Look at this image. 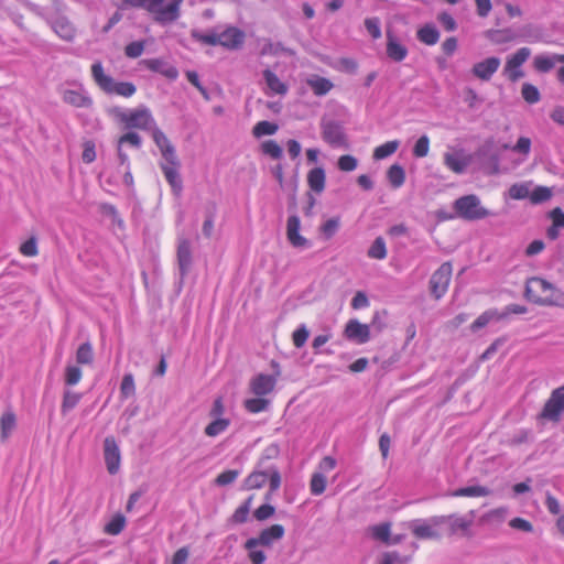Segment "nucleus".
I'll return each mask as SVG.
<instances>
[{"mask_svg": "<svg viewBox=\"0 0 564 564\" xmlns=\"http://www.w3.org/2000/svg\"><path fill=\"white\" fill-rule=\"evenodd\" d=\"M525 297L539 305L564 307V292L542 278L527 281Z\"/></svg>", "mask_w": 564, "mask_h": 564, "instance_id": "1", "label": "nucleus"}, {"mask_svg": "<svg viewBox=\"0 0 564 564\" xmlns=\"http://www.w3.org/2000/svg\"><path fill=\"white\" fill-rule=\"evenodd\" d=\"M184 0H123L128 6L142 8L153 15L155 22L170 24L181 17Z\"/></svg>", "mask_w": 564, "mask_h": 564, "instance_id": "2", "label": "nucleus"}, {"mask_svg": "<svg viewBox=\"0 0 564 564\" xmlns=\"http://www.w3.org/2000/svg\"><path fill=\"white\" fill-rule=\"evenodd\" d=\"M269 481L270 490L265 495V499L270 500L271 495L276 491L281 486V475L276 466L261 460L257 464L256 468L243 480V490H253L262 488Z\"/></svg>", "mask_w": 564, "mask_h": 564, "instance_id": "3", "label": "nucleus"}, {"mask_svg": "<svg viewBox=\"0 0 564 564\" xmlns=\"http://www.w3.org/2000/svg\"><path fill=\"white\" fill-rule=\"evenodd\" d=\"M91 76L98 87L106 94L131 97L135 93V86L132 83L116 82L112 77L105 74L100 62H96L91 65Z\"/></svg>", "mask_w": 564, "mask_h": 564, "instance_id": "4", "label": "nucleus"}, {"mask_svg": "<svg viewBox=\"0 0 564 564\" xmlns=\"http://www.w3.org/2000/svg\"><path fill=\"white\" fill-rule=\"evenodd\" d=\"M445 519L441 516H433L426 519H414L406 523L408 529L419 540H440L443 534L442 525Z\"/></svg>", "mask_w": 564, "mask_h": 564, "instance_id": "5", "label": "nucleus"}, {"mask_svg": "<svg viewBox=\"0 0 564 564\" xmlns=\"http://www.w3.org/2000/svg\"><path fill=\"white\" fill-rule=\"evenodd\" d=\"M453 207L458 217L469 221L484 219L491 215V213L481 205L479 197L474 194L457 198Z\"/></svg>", "mask_w": 564, "mask_h": 564, "instance_id": "6", "label": "nucleus"}, {"mask_svg": "<svg viewBox=\"0 0 564 564\" xmlns=\"http://www.w3.org/2000/svg\"><path fill=\"white\" fill-rule=\"evenodd\" d=\"M126 128H135L150 131L156 124L151 111L147 107L121 110L117 115Z\"/></svg>", "mask_w": 564, "mask_h": 564, "instance_id": "7", "label": "nucleus"}, {"mask_svg": "<svg viewBox=\"0 0 564 564\" xmlns=\"http://www.w3.org/2000/svg\"><path fill=\"white\" fill-rule=\"evenodd\" d=\"M453 273V267L451 262H444L441 267L432 274L430 279V291L431 294L440 300L447 292L451 278Z\"/></svg>", "mask_w": 564, "mask_h": 564, "instance_id": "8", "label": "nucleus"}, {"mask_svg": "<svg viewBox=\"0 0 564 564\" xmlns=\"http://www.w3.org/2000/svg\"><path fill=\"white\" fill-rule=\"evenodd\" d=\"M441 517L445 519V524L448 525V533L451 535L460 533L463 535L469 536L471 534L470 528L474 523L475 511H470L466 516H459L454 513Z\"/></svg>", "mask_w": 564, "mask_h": 564, "instance_id": "9", "label": "nucleus"}, {"mask_svg": "<svg viewBox=\"0 0 564 564\" xmlns=\"http://www.w3.org/2000/svg\"><path fill=\"white\" fill-rule=\"evenodd\" d=\"M62 99L64 102L76 108H88L93 105V100L82 85H72L62 89Z\"/></svg>", "mask_w": 564, "mask_h": 564, "instance_id": "10", "label": "nucleus"}, {"mask_svg": "<svg viewBox=\"0 0 564 564\" xmlns=\"http://www.w3.org/2000/svg\"><path fill=\"white\" fill-rule=\"evenodd\" d=\"M564 412V387L555 389L546 401L541 413L542 419L549 421H558Z\"/></svg>", "mask_w": 564, "mask_h": 564, "instance_id": "11", "label": "nucleus"}, {"mask_svg": "<svg viewBox=\"0 0 564 564\" xmlns=\"http://www.w3.org/2000/svg\"><path fill=\"white\" fill-rule=\"evenodd\" d=\"M159 165L165 176V180L170 184L173 194L178 196L183 189L182 178L178 173L181 166L178 158L171 160V162L170 160L160 161Z\"/></svg>", "mask_w": 564, "mask_h": 564, "instance_id": "12", "label": "nucleus"}, {"mask_svg": "<svg viewBox=\"0 0 564 564\" xmlns=\"http://www.w3.org/2000/svg\"><path fill=\"white\" fill-rule=\"evenodd\" d=\"M322 138L334 148H347L348 145L343 127L335 121L322 123Z\"/></svg>", "mask_w": 564, "mask_h": 564, "instance_id": "13", "label": "nucleus"}, {"mask_svg": "<svg viewBox=\"0 0 564 564\" xmlns=\"http://www.w3.org/2000/svg\"><path fill=\"white\" fill-rule=\"evenodd\" d=\"M47 23L54 33L64 41L72 42L76 36L74 24L62 14H55L47 18Z\"/></svg>", "mask_w": 564, "mask_h": 564, "instance_id": "14", "label": "nucleus"}, {"mask_svg": "<svg viewBox=\"0 0 564 564\" xmlns=\"http://www.w3.org/2000/svg\"><path fill=\"white\" fill-rule=\"evenodd\" d=\"M301 230V220L299 216L292 215L288 218L286 221V238L290 245L296 249H308L311 247V242L304 236L300 234Z\"/></svg>", "mask_w": 564, "mask_h": 564, "instance_id": "15", "label": "nucleus"}, {"mask_svg": "<svg viewBox=\"0 0 564 564\" xmlns=\"http://www.w3.org/2000/svg\"><path fill=\"white\" fill-rule=\"evenodd\" d=\"M104 457L109 474L115 475L120 469V449L113 437H106L104 442Z\"/></svg>", "mask_w": 564, "mask_h": 564, "instance_id": "16", "label": "nucleus"}, {"mask_svg": "<svg viewBox=\"0 0 564 564\" xmlns=\"http://www.w3.org/2000/svg\"><path fill=\"white\" fill-rule=\"evenodd\" d=\"M443 161L445 166L456 174H463L470 163V156L463 150H451L444 153Z\"/></svg>", "mask_w": 564, "mask_h": 564, "instance_id": "17", "label": "nucleus"}, {"mask_svg": "<svg viewBox=\"0 0 564 564\" xmlns=\"http://www.w3.org/2000/svg\"><path fill=\"white\" fill-rule=\"evenodd\" d=\"M344 336L358 345L366 344L370 339V327L357 319H350L345 326Z\"/></svg>", "mask_w": 564, "mask_h": 564, "instance_id": "18", "label": "nucleus"}, {"mask_svg": "<svg viewBox=\"0 0 564 564\" xmlns=\"http://www.w3.org/2000/svg\"><path fill=\"white\" fill-rule=\"evenodd\" d=\"M150 132L152 134L154 143L156 144L161 152V161H171L177 158L175 148L172 145L165 133L161 129H159L156 124L154 126L153 129L150 130Z\"/></svg>", "mask_w": 564, "mask_h": 564, "instance_id": "19", "label": "nucleus"}, {"mask_svg": "<svg viewBox=\"0 0 564 564\" xmlns=\"http://www.w3.org/2000/svg\"><path fill=\"white\" fill-rule=\"evenodd\" d=\"M276 378L272 375L259 373L250 381V390L258 397L267 395L274 390Z\"/></svg>", "mask_w": 564, "mask_h": 564, "instance_id": "20", "label": "nucleus"}, {"mask_svg": "<svg viewBox=\"0 0 564 564\" xmlns=\"http://www.w3.org/2000/svg\"><path fill=\"white\" fill-rule=\"evenodd\" d=\"M263 80L265 84L264 94L268 96L273 95H286L289 87L288 85L282 82L276 74L272 69H264L263 73Z\"/></svg>", "mask_w": 564, "mask_h": 564, "instance_id": "21", "label": "nucleus"}, {"mask_svg": "<svg viewBox=\"0 0 564 564\" xmlns=\"http://www.w3.org/2000/svg\"><path fill=\"white\" fill-rule=\"evenodd\" d=\"M500 58L488 57L473 66L471 73L481 80H489L500 66Z\"/></svg>", "mask_w": 564, "mask_h": 564, "instance_id": "22", "label": "nucleus"}, {"mask_svg": "<svg viewBox=\"0 0 564 564\" xmlns=\"http://www.w3.org/2000/svg\"><path fill=\"white\" fill-rule=\"evenodd\" d=\"M177 264L181 276H185L192 265V249L188 239L180 238L177 245Z\"/></svg>", "mask_w": 564, "mask_h": 564, "instance_id": "23", "label": "nucleus"}, {"mask_svg": "<svg viewBox=\"0 0 564 564\" xmlns=\"http://www.w3.org/2000/svg\"><path fill=\"white\" fill-rule=\"evenodd\" d=\"M245 39V34L237 28H227L217 35L218 45L227 48L239 47Z\"/></svg>", "mask_w": 564, "mask_h": 564, "instance_id": "24", "label": "nucleus"}, {"mask_svg": "<svg viewBox=\"0 0 564 564\" xmlns=\"http://www.w3.org/2000/svg\"><path fill=\"white\" fill-rule=\"evenodd\" d=\"M284 535V528L281 524H273L260 532L257 538H251L256 540L263 547H271L272 544L279 540H281Z\"/></svg>", "mask_w": 564, "mask_h": 564, "instance_id": "25", "label": "nucleus"}, {"mask_svg": "<svg viewBox=\"0 0 564 564\" xmlns=\"http://www.w3.org/2000/svg\"><path fill=\"white\" fill-rule=\"evenodd\" d=\"M144 64L150 70L160 73L161 75H163L164 77H166L169 79L174 80L178 76V70L176 69V67L173 66L172 64H170L165 59L151 58V59L144 61Z\"/></svg>", "mask_w": 564, "mask_h": 564, "instance_id": "26", "label": "nucleus"}, {"mask_svg": "<svg viewBox=\"0 0 564 564\" xmlns=\"http://www.w3.org/2000/svg\"><path fill=\"white\" fill-rule=\"evenodd\" d=\"M387 55L394 62H401L408 55V48L390 32H387Z\"/></svg>", "mask_w": 564, "mask_h": 564, "instance_id": "27", "label": "nucleus"}, {"mask_svg": "<svg viewBox=\"0 0 564 564\" xmlns=\"http://www.w3.org/2000/svg\"><path fill=\"white\" fill-rule=\"evenodd\" d=\"M561 59H564V55L562 54H540L534 57L533 65L536 70L547 73L556 63H560Z\"/></svg>", "mask_w": 564, "mask_h": 564, "instance_id": "28", "label": "nucleus"}, {"mask_svg": "<svg viewBox=\"0 0 564 564\" xmlns=\"http://www.w3.org/2000/svg\"><path fill=\"white\" fill-rule=\"evenodd\" d=\"M371 536L378 541L389 543V544H395L401 541V536H395L391 539V525L390 523H380L376 524L370 528Z\"/></svg>", "mask_w": 564, "mask_h": 564, "instance_id": "29", "label": "nucleus"}, {"mask_svg": "<svg viewBox=\"0 0 564 564\" xmlns=\"http://www.w3.org/2000/svg\"><path fill=\"white\" fill-rule=\"evenodd\" d=\"M245 550L248 553V557L252 564H263L267 560V554L263 551V546H261L256 540L251 538L245 542Z\"/></svg>", "mask_w": 564, "mask_h": 564, "instance_id": "30", "label": "nucleus"}, {"mask_svg": "<svg viewBox=\"0 0 564 564\" xmlns=\"http://www.w3.org/2000/svg\"><path fill=\"white\" fill-rule=\"evenodd\" d=\"M325 181L326 175L323 167H314L307 173V184L317 194L325 189Z\"/></svg>", "mask_w": 564, "mask_h": 564, "instance_id": "31", "label": "nucleus"}, {"mask_svg": "<svg viewBox=\"0 0 564 564\" xmlns=\"http://www.w3.org/2000/svg\"><path fill=\"white\" fill-rule=\"evenodd\" d=\"M552 226L547 229L546 235L550 239L555 240L560 235V229L564 228V212L556 207L550 212Z\"/></svg>", "mask_w": 564, "mask_h": 564, "instance_id": "32", "label": "nucleus"}, {"mask_svg": "<svg viewBox=\"0 0 564 564\" xmlns=\"http://www.w3.org/2000/svg\"><path fill=\"white\" fill-rule=\"evenodd\" d=\"M416 36L426 45H435L440 40V32L434 24L427 23L417 30Z\"/></svg>", "mask_w": 564, "mask_h": 564, "instance_id": "33", "label": "nucleus"}, {"mask_svg": "<svg viewBox=\"0 0 564 564\" xmlns=\"http://www.w3.org/2000/svg\"><path fill=\"white\" fill-rule=\"evenodd\" d=\"M531 50L529 47H521L514 54L508 57L505 72L518 69L530 57Z\"/></svg>", "mask_w": 564, "mask_h": 564, "instance_id": "34", "label": "nucleus"}, {"mask_svg": "<svg viewBox=\"0 0 564 564\" xmlns=\"http://www.w3.org/2000/svg\"><path fill=\"white\" fill-rule=\"evenodd\" d=\"M490 489L485 486L474 485L458 488L449 494L452 497H486L490 495Z\"/></svg>", "mask_w": 564, "mask_h": 564, "instance_id": "35", "label": "nucleus"}, {"mask_svg": "<svg viewBox=\"0 0 564 564\" xmlns=\"http://www.w3.org/2000/svg\"><path fill=\"white\" fill-rule=\"evenodd\" d=\"M306 83L312 88L316 96L326 95L334 86L330 80L324 77H319L317 75H313L310 78H307Z\"/></svg>", "mask_w": 564, "mask_h": 564, "instance_id": "36", "label": "nucleus"}, {"mask_svg": "<svg viewBox=\"0 0 564 564\" xmlns=\"http://www.w3.org/2000/svg\"><path fill=\"white\" fill-rule=\"evenodd\" d=\"M212 422L205 427L204 433L209 437H216L224 432L230 425V420L227 417H212Z\"/></svg>", "mask_w": 564, "mask_h": 564, "instance_id": "37", "label": "nucleus"}, {"mask_svg": "<svg viewBox=\"0 0 564 564\" xmlns=\"http://www.w3.org/2000/svg\"><path fill=\"white\" fill-rule=\"evenodd\" d=\"M503 318V315H500V312L497 310H488L480 314L475 322L471 324L470 328L473 332H477L480 328L487 326L492 321H500Z\"/></svg>", "mask_w": 564, "mask_h": 564, "instance_id": "38", "label": "nucleus"}, {"mask_svg": "<svg viewBox=\"0 0 564 564\" xmlns=\"http://www.w3.org/2000/svg\"><path fill=\"white\" fill-rule=\"evenodd\" d=\"M387 177L392 187H401L405 181V173L403 167L399 164L391 165L387 172Z\"/></svg>", "mask_w": 564, "mask_h": 564, "instance_id": "39", "label": "nucleus"}, {"mask_svg": "<svg viewBox=\"0 0 564 564\" xmlns=\"http://www.w3.org/2000/svg\"><path fill=\"white\" fill-rule=\"evenodd\" d=\"M15 415L12 411H7L2 414L0 419V430H1V437L3 440L8 438L12 431L15 427Z\"/></svg>", "mask_w": 564, "mask_h": 564, "instance_id": "40", "label": "nucleus"}, {"mask_svg": "<svg viewBox=\"0 0 564 564\" xmlns=\"http://www.w3.org/2000/svg\"><path fill=\"white\" fill-rule=\"evenodd\" d=\"M531 182L516 183L509 188V196L512 199H524L530 197Z\"/></svg>", "mask_w": 564, "mask_h": 564, "instance_id": "41", "label": "nucleus"}, {"mask_svg": "<svg viewBox=\"0 0 564 564\" xmlns=\"http://www.w3.org/2000/svg\"><path fill=\"white\" fill-rule=\"evenodd\" d=\"M507 513H508V509L507 508H497V509H492L488 512H486L485 514L481 516L480 518V522L481 523H496V524H499L501 522L505 521L506 517H507Z\"/></svg>", "mask_w": 564, "mask_h": 564, "instance_id": "42", "label": "nucleus"}, {"mask_svg": "<svg viewBox=\"0 0 564 564\" xmlns=\"http://www.w3.org/2000/svg\"><path fill=\"white\" fill-rule=\"evenodd\" d=\"M399 144V141L393 140L377 147L373 151V158L376 160H383L392 155L398 150Z\"/></svg>", "mask_w": 564, "mask_h": 564, "instance_id": "43", "label": "nucleus"}, {"mask_svg": "<svg viewBox=\"0 0 564 564\" xmlns=\"http://www.w3.org/2000/svg\"><path fill=\"white\" fill-rule=\"evenodd\" d=\"M552 197V191L545 186L531 187L530 197L532 204H541L549 200Z\"/></svg>", "mask_w": 564, "mask_h": 564, "instance_id": "44", "label": "nucleus"}, {"mask_svg": "<svg viewBox=\"0 0 564 564\" xmlns=\"http://www.w3.org/2000/svg\"><path fill=\"white\" fill-rule=\"evenodd\" d=\"M368 256L372 259L382 260L387 257V248L383 238L378 237L368 250Z\"/></svg>", "mask_w": 564, "mask_h": 564, "instance_id": "45", "label": "nucleus"}, {"mask_svg": "<svg viewBox=\"0 0 564 564\" xmlns=\"http://www.w3.org/2000/svg\"><path fill=\"white\" fill-rule=\"evenodd\" d=\"M279 127L276 123L270 122V121H259L253 127V134L257 138L263 137V135H272L278 131Z\"/></svg>", "mask_w": 564, "mask_h": 564, "instance_id": "46", "label": "nucleus"}, {"mask_svg": "<svg viewBox=\"0 0 564 564\" xmlns=\"http://www.w3.org/2000/svg\"><path fill=\"white\" fill-rule=\"evenodd\" d=\"M80 398H82L80 393H77V392H74L70 390H66L64 392L63 402H62V406H61L62 412L67 413L70 410H73L78 404Z\"/></svg>", "mask_w": 564, "mask_h": 564, "instance_id": "47", "label": "nucleus"}, {"mask_svg": "<svg viewBox=\"0 0 564 564\" xmlns=\"http://www.w3.org/2000/svg\"><path fill=\"white\" fill-rule=\"evenodd\" d=\"M326 488V476L322 473H314L311 482L310 489L314 496L322 495Z\"/></svg>", "mask_w": 564, "mask_h": 564, "instance_id": "48", "label": "nucleus"}, {"mask_svg": "<svg viewBox=\"0 0 564 564\" xmlns=\"http://www.w3.org/2000/svg\"><path fill=\"white\" fill-rule=\"evenodd\" d=\"M93 358L91 345L89 343L82 344L76 351V361L80 365H89Z\"/></svg>", "mask_w": 564, "mask_h": 564, "instance_id": "49", "label": "nucleus"}, {"mask_svg": "<svg viewBox=\"0 0 564 564\" xmlns=\"http://www.w3.org/2000/svg\"><path fill=\"white\" fill-rule=\"evenodd\" d=\"M261 149L265 155H269L274 160H279L283 155L282 148L274 140H267L262 142Z\"/></svg>", "mask_w": 564, "mask_h": 564, "instance_id": "50", "label": "nucleus"}, {"mask_svg": "<svg viewBox=\"0 0 564 564\" xmlns=\"http://www.w3.org/2000/svg\"><path fill=\"white\" fill-rule=\"evenodd\" d=\"M252 497H249L240 507L236 509L231 516V521L235 523H243L248 519V514L251 508Z\"/></svg>", "mask_w": 564, "mask_h": 564, "instance_id": "51", "label": "nucleus"}, {"mask_svg": "<svg viewBox=\"0 0 564 564\" xmlns=\"http://www.w3.org/2000/svg\"><path fill=\"white\" fill-rule=\"evenodd\" d=\"M126 525V519L122 514H116L105 527V531L108 534H119Z\"/></svg>", "mask_w": 564, "mask_h": 564, "instance_id": "52", "label": "nucleus"}, {"mask_svg": "<svg viewBox=\"0 0 564 564\" xmlns=\"http://www.w3.org/2000/svg\"><path fill=\"white\" fill-rule=\"evenodd\" d=\"M269 401L262 398H253L245 401V408L250 413H260L268 409Z\"/></svg>", "mask_w": 564, "mask_h": 564, "instance_id": "53", "label": "nucleus"}, {"mask_svg": "<svg viewBox=\"0 0 564 564\" xmlns=\"http://www.w3.org/2000/svg\"><path fill=\"white\" fill-rule=\"evenodd\" d=\"M282 53L289 54V55L293 54V52L290 48L283 47L282 44L271 43V42L265 43L260 51L261 55H275L276 56Z\"/></svg>", "mask_w": 564, "mask_h": 564, "instance_id": "54", "label": "nucleus"}, {"mask_svg": "<svg viewBox=\"0 0 564 564\" xmlns=\"http://www.w3.org/2000/svg\"><path fill=\"white\" fill-rule=\"evenodd\" d=\"M82 370L75 365H67L65 368V383L68 386L77 384L82 379Z\"/></svg>", "mask_w": 564, "mask_h": 564, "instance_id": "55", "label": "nucleus"}, {"mask_svg": "<svg viewBox=\"0 0 564 564\" xmlns=\"http://www.w3.org/2000/svg\"><path fill=\"white\" fill-rule=\"evenodd\" d=\"M521 94L528 104H536L541 98L539 89L528 83L523 84Z\"/></svg>", "mask_w": 564, "mask_h": 564, "instance_id": "56", "label": "nucleus"}, {"mask_svg": "<svg viewBox=\"0 0 564 564\" xmlns=\"http://www.w3.org/2000/svg\"><path fill=\"white\" fill-rule=\"evenodd\" d=\"M337 166L343 172H352L358 166V160L349 154L341 155L338 159Z\"/></svg>", "mask_w": 564, "mask_h": 564, "instance_id": "57", "label": "nucleus"}, {"mask_svg": "<svg viewBox=\"0 0 564 564\" xmlns=\"http://www.w3.org/2000/svg\"><path fill=\"white\" fill-rule=\"evenodd\" d=\"M430 139L427 135H422L417 139L414 148L413 155L416 158H424L429 154Z\"/></svg>", "mask_w": 564, "mask_h": 564, "instance_id": "58", "label": "nucleus"}, {"mask_svg": "<svg viewBox=\"0 0 564 564\" xmlns=\"http://www.w3.org/2000/svg\"><path fill=\"white\" fill-rule=\"evenodd\" d=\"M141 137L135 132H128L123 135H121L118 140V144L120 148H123V145L128 144L132 148L139 149L141 147Z\"/></svg>", "mask_w": 564, "mask_h": 564, "instance_id": "59", "label": "nucleus"}, {"mask_svg": "<svg viewBox=\"0 0 564 564\" xmlns=\"http://www.w3.org/2000/svg\"><path fill=\"white\" fill-rule=\"evenodd\" d=\"M135 387H134V379L131 373H127L123 376L121 386H120V392L124 398H129L134 394Z\"/></svg>", "mask_w": 564, "mask_h": 564, "instance_id": "60", "label": "nucleus"}, {"mask_svg": "<svg viewBox=\"0 0 564 564\" xmlns=\"http://www.w3.org/2000/svg\"><path fill=\"white\" fill-rule=\"evenodd\" d=\"M239 475H240L239 470H235V469L225 470L217 476L215 482L218 486H227V485L232 484L238 478Z\"/></svg>", "mask_w": 564, "mask_h": 564, "instance_id": "61", "label": "nucleus"}, {"mask_svg": "<svg viewBox=\"0 0 564 564\" xmlns=\"http://www.w3.org/2000/svg\"><path fill=\"white\" fill-rule=\"evenodd\" d=\"M310 332L304 324L300 325L293 333V344L296 348H301L307 340Z\"/></svg>", "mask_w": 564, "mask_h": 564, "instance_id": "62", "label": "nucleus"}, {"mask_svg": "<svg viewBox=\"0 0 564 564\" xmlns=\"http://www.w3.org/2000/svg\"><path fill=\"white\" fill-rule=\"evenodd\" d=\"M365 26L368 33L378 40L381 37L380 20L378 18H368L365 20Z\"/></svg>", "mask_w": 564, "mask_h": 564, "instance_id": "63", "label": "nucleus"}, {"mask_svg": "<svg viewBox=\"0 0 564 564\" xmlns=\"http://www.w3.org/2000/svg\"><path fill=\"white\" fill-rule=\"evenodd\" d=\"M511 151L522 154L527 158L531 151V140L527 137H521L517 143L511 148Z\"/></svg>", "mask_w": 564, "mask_h": 564, "instance_id": "64", "label": "nucleus"}]
</instances>
